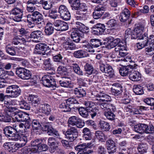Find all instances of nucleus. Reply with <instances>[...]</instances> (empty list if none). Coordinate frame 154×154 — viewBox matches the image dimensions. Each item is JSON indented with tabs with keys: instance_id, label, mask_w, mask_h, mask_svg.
<instances>
[{
	"instance_id": "f03ea898",
	"label": "nucleus",
	"mask_w": 154,
	"mask_h": 154,
	"mask_svg": "<svg viewBox=\"0 0 154 154\" xmlns=\"http://www.w3.org/2000/svg\"><path fill=\"white\" fill-rule=\"evenodd\" d=\"M3 131L4 134L7 137H9V139L13 141H17L19 140V135L17 133H15L12 127L7 126L5 128Z\"/></svg>"
},
{
	"instance_id": "c9c22d12",
	"label": "nucleus",
	"mask_w": 154,
	"mask_h": 154,
	"mask_svg": "<svg viewBox=\"0 0 154 154\" xmlns=\"http://www.w3.org/2000/svg\"><path fill=\"white\" fill-rule=\"evenodd\" d=\"M11 121V117L6 114L0 113V121H3L5 122H9Z\"/></svg>"
},
{
	"instance_id": "4468645a",
	"label": "nucleus",
	"mask_w": 154,
	"mask_h": 154,
	"mask_svg": "<svg viewBox=\"0 0 154 154\" xmlns=\"http://www.w3.org/2000/svg\"><path fill=\"white\" fill-rule=\"evenodd\" d=\"M122 87L121 84L118 83H115L112 84V87L111 88V91L112 94L115 96H119L121 94L122 92Z\"/></svg>"
},
{
	"instance_id": "338daca9",
	"label": "nucleus",
	"mask_w": 154,
	"mask_h": 154,
	"mask_svg": "<svg viewBox=\"0 0 154 154\" xmlns=\"http://www.w3.org/2000/svg\"><path fill=\"white\" fill-rule=\"evenodd\" d=\"M145 51L147 54L152 55L154 54V45H150L149 47L145 48Z\"/></svg>"
},
{
	"instance_id": "1a4fd4ad",
	"label": "nucleus",
	"mask_w": 154,
	"mask_h": 154,
	"mask_svg": "<svg viewBox=\"0 0 154 154\" xmlns=\"http://www.w3.org/2000/svg\"><path fill=\"white\" fill-rule=\"evenodd\" d=\"M92 32L95 35H101L105 30V26L103 24L99 23L94 26L92 27Z\"/></svg>"
},
{
	"instance_id": "412c9836",
	"label": "nucleus",
	"mask_w": 154,
	"mask_h": 154,
	"mask_svg": "<svg viewBox=\"0 0 154 154\" xmlns=\"http://www.w3.org/2000/svg\"><path fill=\"white\" fill-rule=\"evenodd\" d=\"M130 15V12L128 9L125 8L120 14V20L121 22H125L127 21Z\"/></svg>"
},
{
	"instance_id": "cd10ccee",
	"label": "nucleus",
	"mask_w": 154,
	"mask_h": 154,
	"mask_svg": "<svg viewBox=\"0 0 154 154\" xmlns=\"http://www.w3.org/2000/svg\"><path fill=\"white\" fill-rule=\"evenodd\" d=\"M95 135L96 138L102 142H105L107 139V137L102 132L100 131H97L95 132Z\"/></svg>"
},
{
	"instance_id": "f8f14e48",
	"label": "nucleus",
	"mask_w": 154,
	"mask_h": 154,
	"mask_svg": "<svg viewBox=\"0 0 154 154\" xmlns=\"http://www.w3.org/2000/svg\"><path fill=\"white\" fill-rule=\"evenodd\" d=\"M47 50V45L45 44L40 43L37 44L35 46L34 49L35 53L42 55H45Z\"/></svg>"
},
{
	"instance_id": "79ce46f5",
	"label": "nucleus",
	"mask_w": 154,
	"mask_h": 154,
	"mask_svg": "<svg viewBox=\"0 0 154 154\" xmlns=\"http://www.w3.org/2000/svg\"><path fill=\"white\" fill-rule=\"evenodd\" d=\"M147 147L146 144L142 143L139 145L137 149L139 152L140 153V154H143L146 152Z\"/></svg>"
},
{
	"instance_id": "58836bf2",
	"label": "nucleus",
	"mask_w": 154,
	"mask_h": 154,
	"mask_svg": "<svg viewBox=\"0 0 154 154\" xmlns=\"http://www.w3.org/2000/svg\"><path fill=\"white\" fill-rule=\"evenodd\" d=\"M19 105L21 109H25L26 110H29L30 106L27 103L23 100H21L18 101Z\"/></svg>"
},
{
	"instance_id": "09e8293b",
	"label": "nucleus",
	"mask_w": 154,
	"mask_h": 154,
	"mask_svg": "<svg viewBox=\"0 0 154 154\" xmlns=\"http://www.w3.org/2000/svg\"><path fill=\"white\" fill-rule=\"evenodd\" d=\"M83 47L85 50L90 52L94 53L95 51L93 47L88 42L84 43L83 45Z\"/></svg>"
},
{
	"instance_id": "2eb2a0df",
	"label": "nucleus",
	"mask_w": 154,
	"mask_h": 154,
	"mask_svg": "<svg viewBox=\"0 0 154 154\" xmlns=\"http://www.w3.org/2000/svg\"><path fill=\"white\" fill-rule=\"evenodd\" d=\"M106 145L109 154H113L116 152V143L113 140H108L106 142Z\"/></svg>"
},
{
	"instance_id": "c756f323",
	"label": "nucleus",
	"mask_w": 154,
	"mask_h": 154,
	"mask_svg": "<svg viewBox=\"0 0 154 154\" xmlns=\"http://www.w3.org/2000/svg\"><path fill=\"white\" fill-rule=\"evenodd\" d=\"M32 24H31L32 25L31 27L32 28L34 26V25H36L39 26H42L44 23V19L43 18V16L42 15L41 16L37 18L35 20L32 22Z\"/></svg>"
},
{
	"instance_id": "ea45409f",
	"label": "nucleus",
	"mask_w": 154,
	"mask_h": 154,
	"mask_svg": "<svg viewBox=\"0 0 154 154\" xmlns=\"http://www.w3.org/2000/svg\"><path fill=\"white\" fill-rule=\"evenodd\" d=\"M133 90L134 92L137 95H141L143 94L142 87L139 85H134Z\"/></svg>"
},
{
	"instance_id": "774afa93",
	"label": "nucleus",
	"mask_w": 154,
	"mask_h": 154,
	"mask_svg": "<svg viewBox=\"0 0 154 154\" xmlns=\"http://www.w3.org/2000/svg\"><path fill=\"white\" fill-rule=\"evenodd\" d=\"M144 26L142 25H139L135 27L133 31L137 32L142 35L144 29Z\"/></svg>"
},
{
	"instance_id": "864d4df0",
	"label": "nucleus",
	"mask_w": 154,
	"mask_h": 154,
	"mask_svg": "<svg viewBox=\"0 0 154 154\" xmlns=\"http://www.w3.org/2000/svg\"><path fill=\"white\" fill-rule=\"evenodd\" d=\"M66 101H64L59 105V107L61 109H63V111L64 112H68L70 111L71 109L69 106L67 105L66 103Z\"/></svg>"
},
{
	"instance_id": "7ed1b4c3",
	"label": "nucleus",
	"mask_w": 154,
	"mask_h": 154,
	"mask_svg": "<svg viewBox=\"0 0 154 154\" xmlns=\"http://www.w3.org/2000/svg\"><path fill=\"white\" fill-rule=\"evenodd\" d=\"M61 39L62 41V45L66 50H72L75 49L76 46L75 44L68 37H63Z\"/></svg>"
},
{
	"instance_id": "a211bd4d",
	"label": "nucleus",
	"mask_w": 154,
	"mask_h": 154,
	"mask_svg": "<svg viewBox=\"0 0 154 154\" xmlns=\"http://www.w3.org/2000/svg\"><path fill=\"white\" fill-rule=\"evenodd\" d=\"M28 99L29 103H31L34 106H36L35 104L39 105L41 101V99L38 96L32 94L29 95Z\"/></svg>"
},
{
	"instance_id": "13d9d810",
	"label": "nucleus",
	"mask_w": 154,
	"mask_h": 154,
	"mask_svg": "<svg viewBox=\"0 0 154 154\" xmlns=\"http://www.w3.org/2000/svg\"><path fill=\"white\" fill-rule=\"evenodd\" d=\"M43 125L44 126V129L45 131H47V133L49 135H52V132H53V130L54 129L51 126L49 125L48 124L44 125Z\"/></svg>"
},
{
	"instance_id": "473e14b6",
	"label": "nucleus",
	"mask_w": 154,
	"mask_h": 154,
	"mask_svg": "<svg viewBox=\"0 0 154 154\" xmlns=\"http://www.w3.org/2000/svg\"><path fill=\"white\" fill-rule=\"evenodd\" d=\"M74 93L79 97H83L86 94L85 90L80 87L75 88L74 90Z\"/></svg>"
},
{
	"instance_id": "393cba45",
	"label": "nucleus",
	"mask_w": 154,
	"mask_h": 154,
	"mask_svg": "<svg viewBox=\"0 0 154 154\" xmlns=\"http://www.w3.org/2000/svg\"><path fill=\"white\" fill-rule=\"evenodd\" d=\"M83 134V137L85 140H91L92 139V134L90 130L87 128H85L82 130Z\"/></svg>"
},
{
	"instance_id": "a878e982",
	"label": "nucleus",
	"mask_w": 154,
	"mask_h": 154,
	"mask_svg": "<svg viewBox=\"0 0 154 154\" xmlns=\"http://www.w3.org/2000/svg\"><path fill=\"white\" fill-rule=\"evenodd\" d=\"M80 32L79 30H76L72 32L71 37L74 42L78 43L80 40V36L82 34Z\"/></svg>"
},
{
	"instance_id": "b1692460",
	"label": "nucleus",
	"mask_w": 154,
	"mask_h": 154,
	"mask_svg": "<svg viewBox=\"0 0 154 154\" xmlns=\"http://www.w3.org/2000/svg\"><path fill=\"white\" fill-rule=\"evenodd\" d=\"M96 100L100 102L105 103L106 102H110L111 100V98L109 95L105 94H103L99 95V97H97Z\"/></svg>"
},
{
	"instance_id": "6ab92c4d",
	"label": "nucleus",
	"mask_w": 154,
	"mask_h": 154,
	"mask_svg": "<svg viewBox=\"0 0 154 154\" xmlns=\"http://www.w3.org/2000/svg\"><path fill=\"white\" fill-rule=\"evenodd\" d=\"M27 41V39L20 36H15L13 39L12 43L15 45L25 44Z\"/></svg>"
},
{
	"instance_id": "aec40b11",
	"label": "nucleus",
	"mask_w": 154,
	"mask_h": 154,
	"mask_svg": "<svg viewBox=\"0 0 154 154\" xmlns=\"http://www.w3.org/2000/svg\"><path fill=\"white\" fill-rule=\"evenodd\" d=\"M129 78L132 81H138L141 79V75L138 71L132 70L130 73Z\"/></svg>"
},
{
	"instance_id": "f257e3e1",
	"label": "nucleus",
	"mask_w": 154,
	"mask_h": 154,
	"mask_svg": "<svg viewBox=\"0 0 154 154\" xmlns=\"http://www.w3.org/2000/svg\"><path fill=\"white\" fill-rule=\"evenodd\" d=\"M5 92L9 97L16 98L20 94L21 90L18 86L13 85L6 88Z\"/></svg>"
},
{
	"instance_id": "a19ab883",
	"label": "nucleus",
	"mask_w": 154,
	"mask_h": 154,
	"mask_svg": "<svg viewBox=\"0 0 154 154\" xmlns=\"http://www.w3.org/2000/svg\"><path fill=\"white\" fill-rule=\"evenodd\" d=\"M74 56L78 58H82L86 56L85 52L82 50H79L74 53Z\"/></svg>"
},
{
	"instance_id": "7c9ffc66",
	"label": "nucleus",
	"mask_w": 154,
	"mask_h": 154,
	"mask_svg": "<svg viewBox=\"0 0 154 154\" xmlns=\"http://www.w3.org/2000/svg\"><path fill=\"white\" fill-rule=\"evenodd\" d=\"M42 14L37 11H35L32 14V18H29L28 20V23L30 25L32 24V22L35 20L37 18L41 16Z\"/></svg>"
},
{
	"instance_id": "39448f33",
	"label": "nucleus",
	"mask_w": 154,
	"mask_h": 154,
	"mask_svg": "<svg viewBox=\"0 0 154 154\" xmlns=\"http://www.w3.org/2000/svg\"><path fill=\"white\" fill-rule=\"evenodd\" d=\"M47 140V138H42L40 139H37L31 142L30 148L32 150L33 152L35 153L38 152V149L40 144L42 143L45 142Z\"/></svg>"
},
{
	"instance_id": "052dcab7",
	"label": "nucleus",
	"mask_w": 154,
	"mask_h": 154,
	"mask_svg": "<svg viewBox=\"0 0 154 154\" xmlns=\"http://www.w3.org/2000/svg\"><path fill=\"white\" fill-rule=\"evenodd\" d=\"M60 16L62 19L65 20H69L71 17L69 11L60 15Z\"/></svg>"
},
{
	"instance_id": "2f4dec72",
	"label": "nucleus",
	"mask_w": 154,
	"mask_h": 154,
	"mask_svg": "<svg viewBox=\"0 0 154 154\" xmlns=\"http://www.w3.org/2000/svg\"><path fill=\"white\" fill-rule=\"evenodd\" d=\"M69 3L70 4L72 9L78 10L80 5L79 0H69Z\"/></svg>"
},
{
	"instance_id": "20e7f679",
	"label": "nucleus",
	"mask_w": 154,
	"mask_h": 154,
	"mask_svg": "<svg viewBox=\"0 0 154 154\" xmlns=\"http://www.w3.org/2000/svg\"><path fill=\"white\" fill-rule=\"evenodd\" d=\"M16 73L19 77L24 80L29 79L31 76L30 72L24 68H19L17 69Z\"/></svg>"
},
{
	"instance_id": "37998d69",
	"label": "nucleus",
	"mask_w": 154,
	"mask_h": 154,
	"mask_svg": "<svg viewBox=\"0 0 154 154\" xmlns=\"http://www.w3.org/2000/svg\"><path fill=\"white\" fill-rule=\"evenodd\" d=\"M88 115H89L92 119L96 116L97 113L99 112L98 109L96 107L88 109Z\"/></svg>"
},
{
	"instance_id": "c85d7f7f",
	"label": "nucleus",
	"mask_w": 154,
	"mask_h": 154,
	"mask_svg": "<svg viewBox=\"0 0 154 154\" xmlns=\"http://www.w3.org/2000/svg\"><path fill=\"white\" fill-rule=\"evenodd\" d=\"M25 120L23 123H21L19 125L20 128L21 129V130H25L26 129L30 128L31 125V121L29 120Z\"/></svg>"
},
{
	"instance_id": "603ef678",
	"label": "nucleus",
	"mask_w": 154,
	"mask_h": 154,
	"mask_svg": "<svg viewBox=\"0 0 154 154\" xmlns=\"http://www.w3.org/2000/svg\"><path fill=\"white\" fill-rule=\"evenodd\" d=\"M19 139L20 140L21 142V143H20L19 147H21L24 146L26 143L27 141V138L26 136L22 135L21 137L19 135Z\"/></svg>"
},
{
	"instance_id": "4be33fe9",
	"label": "nucleus",
	"mask_w": 154,
	"mask_h": 154,
	"mask_svg": "<svg viewBox=\"0 0 154 154\" xmlns=\"http://www.w3.org/2000/svg\"><path fill=\"white\" fill-rule=\"evenodd\" d=\"M103 8L102 7L97 6L95 8L93 14L94 18L96 19L99 18L103 14Z\"/></svg>"
},
{
	"instance_id": "bb28decb",
	"label": "nucleus",
	"mask_w": 154,
	"mask_h": 154,
	"mask_svg": "<svg viewBox=\"0 0 154 154\" xmlns=\"http://www.w3.org/2000/svg\"><path fill=\"white\" fill-rule=\"evenodd\" d=\"M54 28L52 26V23H48L45 27V34L48 35H51L54 32Z\"/></svg>"
},
{
	"instance_id": "72a5a7b5",
	"label": "nucleus",
	"mask_w": 154,
	"mask_h": 154,
	"mask_svg": "<svg viewBox=\"0 0 154 154\" xmlns=\"http://www.w3.org/2000/svg\"><path fill=\"white\" fill-rule=\"evenodd\" d=\"M88 109L81 107L79 108L78 110L80 115L82 117L87 118L88 116Z\"/></svg>"
},
{
	"instance_id": "a18cd8bd",
	"label": "nucleus",
	"mask_w": 154,
	"mask_h": 154,
	"mask_svg": "<svg viewBox=\"0 0 154 154\" xmlns=\"http://www.w3.org/2000/svg\"><path fill=\"white\" fill-rule=\"evenodd\" d=\"M78 118L77 116H75L70 117L68 121V126H70V125H75Z\"/></svg>"
},
{
	"instance_id": "9d476101",
	"label": "nucleus",
	"mask_w": 154,
	"mask_h": 154,
	"mask_svg": "<svg viewBox=\"0 0 154 154\" xmlns=\"http://www.w3.org/2000/svg\"><path fill=\"white\" fill-rule=\"evenodd\" d=\"M148 39V34L146 33H145L142 35V37L139 39L140 40V42L137 44V47L138 48L141 49L149 45Z\"/></svg>"
},
{
	"instance_id": "9b49d317",
	"label": "nucleus",
	"mask_w": 154,
	"mask_h": 154,
	"mask_svg": "<svg viewBox=\"0 0 154 154\" xmlns=\"http://www.w3.org/2000/svg\"><path fill=\"white\" fill-rule=\"evenodd\" d=\"M57 138L54 137H50L48 140V145L50 147V151L51 152H54L59 144L57 140Z\"/></svg>"
},
{
	"instance_id": "680f3d73",
	"label": "nucleus",
	"mask_w": 154,
	"mask_h": 154,
	"mask_svg": "<svg viewBox=\"0 0 154 154\" xmlns=\"http://www.w3.org/2000/svg\"><path fill=\"white\" fill-rule=\"evenodd\" d=\"M92 45L94 47L97 48L101 45V42L99 39H91Z\"/></svg>"
},
{
	"instance_id": "0e129e2a",
	"label": "nucleus",
	"mask_w": 154,
	"mask_h": 154,
	"mask_svg": "<svg viewBox=\"0 0 154 154\" xmlns=\"http://www.w3.org/2000/svg\"><path fill=\"white\" fill-rule=\"evenodd\" d=\"M106 24L108 27L112 28L115 26L117 25V22L114 19H111L109 20Z\"/></svg>"
},
{
	"instance_id": "423d86ee",
	"label": "nucleus",
	"mask_w": 154,
	"mask_h": 154,
	"mask_svg": "<svg viewBox=\"0 0 154 154\" xmlns=\"http://www.w3.org/2000/svg\"><path fill=\"white\" fill-rule=\"evenodd\" d=\"M42 83L44 85L48 87H53L56 85L55 79L49 75H45L42 77Z\"/></svg>"
},
{
	"instance_id": "ddd939ff",
	"label": "nucleus",
	"mask_w": 154,
	"mask_h": 154,
	"mask_svg": "<svg viewBox=\"0 0 154 154\" xmlns=\"http://www.w3.org/2000/svg\"><path fill=\"white\" fill-rule=\"evenodd\" d=\"M29 114L22 112H18L15 115L14 119L18 122H24L30 119Z\"/></svg>"
},
{
	"instance_id": "49530a36",
	"label": "nucleus",
	"mask_w": 154,
	"mask_h": 154,
	"mask_svg": "<svg viewBox=\"0 0 154 154\" xmlns=\"http://www.w3.org/2000/svg\"><path fill=\"white\" fill-rule=\"evenodd\" d=\"M72 66L74 71L75 73L79 75H83V72L77 64L75 63L72 64Z\"/></svg>"
},
{
	"instance_id": "5701e85b",
	"label": "nucleus",
	"mask_w": 154,
	"mask_h": 154,
	"mask_svg": "<svg viewBox=\"0 0 154 154\" xmlns=\"http://www.w3.org/2000/svg\"><path fill=\"white\" fill-rule=\"evenodd\" d=\"M59 82L61 86L65 88H72L73 86L71 82L68 78H63Z\"/></svg>"
},
{
	"instance_id": "3c124183",
	"label": "nucleus",
	"mask_w": 154,
	"mask_h": 154,
	"mask_svg": "<svg viewBox=\"0 0 154 154\" xmlns=\"http://www.w3.org/2000/svg\"><path fill=\"white\" fill-rule=\"evenodd\" d=\"M32 126L34 130H38L41 129V125L37 120L34 119L32 122Z\"/></svg>"
},
{
	"instance_id": "4c0bfd02",
	"label": "nucleus",
	"mask_w": 154,
	"mask_h": 154,
	"mask_svg": "<svg viewBox=\"0 0 154 154\" xmlns=\"http://www.w3.org/2000/svg\"><path fill=\"white\" fill-rule=\"evenodd\" d=\"M5 49L7 53L11 56H14L16 55V52L13 47L10 45L6 46Z\"/></svg>"
},
{
	"instance_id": "6e6d98bb",
	"label": "nucleus",
	"mask_w": 154,
	"mask_h": 154,
	"mask_svg": "<svg viewBox=\"0 0 154 154\" xmlns=\"http://www.w3.org/2000/svg\"><path fill=\"white\" fill-rule=\"evenodd\" d=\"M42 5L43 8L46 10L50 9L52 7L51 2L50 1H43Z\"/></svg>"
},
{
	"instance_id": "6e6552de",
	"label": "nucleus",
	"mask_w": 154,
	"mask_h": 154,
	"mask_svg": "<svg viewBox=\"0 0 154 154\" xmlns=\"http://www.w3.org/2000/svg\"><path fill=\"white\" fill-rule=\"evenodd\" d=\"M23 12V10L17 7L15 8L12 9L11 13L14 15L13 17V20L17 22L20 21L22 17Z\"/></svg>"
},
{
	"instance_id": "f3484780",
	"label": "nucleus",
	"mask_w": 154,
	"mask_h": 154,
	"mask_svg": "<svg viewBox=\"0 0 154 154\" xmlns=\"http://www.w3.org/2000/svg\"><path fill=\"white\" fill-rule=\"evenodd\" d=\"M37 110L39 112H43L47 115L49 114L51 111L50 106L45 103L39 105Z\"/></svg>"
},
{
	"instance_id": "de8ad7c7",
	"label": "nucleus",
	"mask_w": 154,
	"mask_h": 154,
	"mask_svg": "<svg viewBox=\"0 0 154 154\" xmlns=\"http://www.w3.org/2000/svg\"><path fill=\"white\" fill-rule=\"evenodd\" d=\"M103 114L106 118L109 120H113L115 119V115L111 111L104 112Z\"/></svg>"
},
{
	"instance_id": "c03bdc74",
	"label": "nucleus",
	"mask_w": 154,
	"mask_h": 154,
	"mask_svg": "<svg viewBox=\"0 0 154 154\" xmlns=\"http://www.w3.org/2000/svg\"><path fill=\"white\" fill-rule=\"evenodd\" d=\"M42 32L40 31H34L31 33L30 37L31 38L33 39H39L41 37Z\"/></svg>"
},
{
	"instance_id": "e433bc0d",
	"label": "nucleus",
	"mask_w": 154,
	"mask_h": 154,
	"mask_svg": "<svg viewBox=\"0 0 154 154\" xmlns=\"http://www.w3.org/2000/svg\"><path fill=\"white\" fill-rule=\"evenodd\" d=\"M130 69L128 66H124L121 68L119 70V72L122 76H126L130 72Z\"/></svg>"
},
{
	"instance_id": "dca6fc26",
	"label": "nucleus",
	"mask_w": 154,
	"mask_h": 154,
	"mask_svg": "<svg viewBox=\"0 0 154 154\" xmlns=\"http://www.w3.org/2000/svg\"><path fill=\"white\" fill-rule=\"evenodd\" d=\"M100 70L103 73L112 76L114 74L112 66H106L103 64H101L100 65Z\"/></svg>"
},
{
	"instance_id": "f704fd0d",
	"label": "nucleus",
	"mask_w": 154,
	"mask_h": 154,
	"mask_svg": "<svg viewBox=\"0 0 154 154\" xmlns=\"http://www.w3.org/2000/svg\"><path fill=\"white\" fill-rule=\"evenodd\" d=\"M99 126L101 129L105 131H108L110 128L109 124L104 121H101L99 123Z\"/></svg>"
},
{
	"instance_id": "e2e57ef3",
	"label": "nucleus",
	"mask_w": 154,
	"mask_h": 154,
	"mask_svg": "<svg viewBox=\"0 0 154 154\" xmlns=\"http://www.w3.org/2000/svg\"><path fill=\"white\" fill-rule=\"evenodd\" d=\"M99 106L101 109L104 112L109 111L108 107H109L110 105L109 103H100Z\"/></svg>"
},
{
	"instance_id": "69168bd1",
	"label": "nucleus",
	"mask_w": 154,
	"mask_h": 154,
	"mask_svg": "<svg viewBox=\"0 0 154 154\" xmlns=\"http://www.w3.org/2000/svg\"><path fill=\"white\" fill-rule=\"evenodd\" d=\"M65 137L70 142H72L77 137L78 135H74L73 134H70L65 133Z\"/></svg>"
},
{
	"instance_id": "8fccbe9b",
	"label": "nucleus",
	"mask_w": 154,
	"mask_h": 154,
	"mask_svg": "<svg viewBox=\"0 0 154 154\" xmlns=\"http://www.w3.org/2000/svg\"><path fill=\"white\" fill-rule=\"evenodd\" d=\"M121 40L120 38H117L112 41L108 45L109 48H112L117 46L120 42Z\"/></svg>"
},
{
	"instance_id": "4d7b16f0",
	"label": "nucleus",
	"mask_w": 154,
	"mask_h": 154,
	"mask_svg": "<svg viewBox=\"0 0 154 154\" xmlns=\"http://www.w3.org/2000/svg\"><path fill=\"white\" fill-rule=\"evenodd\" d=\"M144 102L148 105L153 106V109H154V99L152 98H147L144 99Z\"/></svg>"
},
{
	"instance_id": "bf43d9fd",
	"label": "nucleus",
	"mask_w": 154,
	"mask_h": 154,
	"mask_svg": "<svg viewBox=\"0 0 154 154\" xmlns=\"http://www.w3.org/2000/svg\"><path fill=\"white\" fill-rule=\"evenodd\" d=\"M84 69L86 71V73L91 75L93 71V67L88 63H86V65L84 66Z\"/></svg>"
},
{
	"instance_id": "0eeeda50",
	"label": "nucleus",
	"mask_w": 154,
	"mask_h": 154,
	"mask_svg": "<svg viewBox=\"0 0 154 154\" xmlns=\"http://www.w3.org/2000/svg\"><path fill=\"white\" fill-rule=\"evenodd\" d=\"M53 24L55 27V29L57 31H65L68 28L67 23L61 20H54Z\"/></svg>"
},
{
	"instance_id": "5fc2aeb1",
	"label": "nucleus",
	"mask_w": 154,
	"mask_h": 154,
	"mask_svg": "<svg viewBox=\"0 0 154 154\" xmlns=\"http://www.w3.org/2000/svg\"><path fill=\"white\" fill-rule=\"evenodd\" d=\"M21 154H31L33 152L30 146H26L21 149Z\"/></svg>"
}]
</instances>
